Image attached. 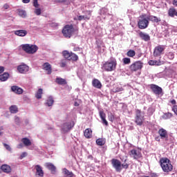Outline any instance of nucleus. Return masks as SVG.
<instances>
[{
  "label": "nucleus",
  "mask_w": 177,
  "mask_h": 177,
  "mask_svg": "<svg viewBox=\"0 0 177 177\" xmlns=\"http://www.w3.org/2000/svg\"><path fill=\"white\" fill-rule=\"evenodd\" d=\"M148 21H152V23H160L161 21V18H158L154 15L147 16Z\"/></svg>",
  "instance_id": "20"
},
{
  "label": "nucleus",
  "mask_w": 177,
  "mask_h": 177,
  "mask_svg": "<svg viewBox=\"0 0 177 177\" xmlns=\"http://www.w3.org/2000/svg\"><path fill=\"white\" fill-rule=\"evenodd\" d=\"M21 48L28 55H34L38 50V46L32 44H22L21 45Z\"/></svg>",
  "instance_id": "5"
},
{
  "label": "nucleus",
  "mask_w": 177,
  "mask_h": 177,
  "mask_svg": "<svg viewBox=\"0 0 177 177\" xmlns=\"http://www.w3.org/2000/svg\"><path fill=\"white\" fill-rule=\"evenodd\" d=\"M35 168L36 169V176L44 177V170H42V167L40 165H37Z\"/></svg>",
  "instance_id": "16"
},
{
  "label": "nucleus",
  "mask_w": 177,
  "mask_h": 177,
  "mask_svg": "<svg viewBox=\"0 0 177 177\" xmlns=\"http://www.w3.org/2000/svg\"><path fill=\"white\" fill-rule=\"evenodd\" d=\"M77 20L79 21H81L82 20H85L84 15H80L77 17Z\"/></svg>",
  "instance_id": "52"
},
{
  "label": "nucleus",
  "mask_w": 177,
  "mask_h": 177,
  "mask_svg": "<svg viewBox=\"0 0 177 177\" xmlns=\"http://www.w3.org/2000/svg\"><path fill=\"white\" fill-rule=\"evenodd\" d=\"M150 88L155 95H161L162 93V88L158 85L151 84Z\"/></svg>",
  "instance_id": "12"
},
{
  "label": "nucleus",
  "mask_w": 177,
  "mask_h": 177,
  "mask_svg": "<svg viewBox=\"0 0 177 177\" xmlns=\"http://www.w3.org/2000/svg\"><path fill=\"white\" fill-rule=\"evenodd\" d=\"M86 13L88 15H84V20H91V16H92V12L91 10H86Z\"/></svg>",
  "instance_id": "40"
},
{
  "label": "nucleus",
  "mask_w": 177,
  "mask_h": 177,
  "mask_svg": "<svg viewBox=\"0 0 177 177\" xmlns=\"http://www.w3.org/2000/svg\"><path fill=\"white\" fill-rule=\"evenodd\" d=\"M74 33V26L71 25H66L62 29V34L65 38H71V35Z\"/></svg>",
  "instance_id": "6"
},
{
  "label": "nucleus",
  "mask_w": 177,
  "mask_h": 177,
  "mask_svg": "<svg viewBox=\"0 0 177 177\" xmlns=\"http://www.w3.org/2000/svg\"><path fill=\"white\" fill-rule=\"evenodd\" d=\"M56 2H58L59 3H62V2H65L66 0H55Z\"/></svg>",
  "instance_id": "60"
},
{
  "label": "nucleus",
  "mask_w": 177,
  "mask_h": 177,
  "mask_svg": "<svg viewBox=\"0 0 177 177\" xmlns=\"http://www.w3.org/2000/svg\"><path fill=\"white\" fill-rule=\"evenodd\" d=\"M1 171H3V172H5L6 174H10V172H12V168L8 165H1Z\"/></svg>",
  "instance_id": "24"
},
{
  "label": "nucleus",
  "mask_w": 177,
  "mask_h": 177,
  "mask_svg": "<svg viewBox=\"0 0 177 177\" xmlns=\"http://www.w3.org/2000/svg\"><path fill=\"white\" fill-rule=\"evenodd\" d=\"M173 5L174 6H177V0H173Z\"/></svg>",
  "instance_id": "56"
},
{
  "label": "nucleus",
  "mask_w": 177,
  "mask_h": 177,
  "mask_svg": "<svg viewBox=\"0 0 177 177\" xmlns=\"http://www.w3.org/2000/svg\"><path fill=\"white\" fill-rule=\"evenodd\" d=\"M97 47L98 49H100L102 48V45H103V41L102 40H97L96 41Z\"/></svg>",
  "instance_id": "43"
},
{
  "label": "nucleus",
  "mask_w": 177,
  "mask_h": 177,
  "mask_svg": "<svg viewBox=\"0 0 177 177\" xmlns=\"http://www.w3.org/2000/svg\"><path fill=\"white\" fill-rule=\"evenodd\" d=\"M9 77V73H3V74L0 75V81H1V82H5V81H8Z\"/></svg>",
  "instance_id": "28"
},
{
  "label": "nucleus",
  "mask_w": 177,
  "mask_h": 177,
  "mask_svg": "<svg viewBox=\"0 0 177 177\" xmlns=\"http://www.w3.org/2000/svg\"><path fill=\"white\" fill-rule=\"evenodd\" d=\"M23 3H29L30 0H22Z\"/></svg>",
  "instance_id": "58"
},
{
  "label": "nucleus",
  "mask_w": 177,
  "mask_h": 177,
  "mask_svg": "<svg viewBox=\"0 0 177 177\" xmlns=\"http://www.w3.org/2000/svg\"><path fill=\"white\" fill-rule=\"evenodd\" d=\"M105 143H106V142L102 138H98L96 140V144L98 146H104Z\"/></svg>",
  "instance_id": "36"
},
{
  "label": "nucleus",
  "mask_w": 177,
  "mask_h": 177,
  "mask_svg": "<svg viewBox=\"0 0 177 177\" xmlns=\"http://www.w3.org/2000/svg\"><path fill=\"white\" fill-rule=\"evenodd\" d=\"M67 66V61L66 59H62L61 61L60 66L61 67H66Z\"/></svg>",
  "instance_id": "45"
},
{
  "label": "nucleus",
  "mask_w": 177,
  "mask_h": 177,
  "mask_svg": "<svg viewBox=\"0 0 177 177\" xmlns=\"http://www.w3.org/2000/svg\"><path fill=\"white\" fill-rule=\"evenodd\" d=\"M3 8H4V9H9V5L4 4Z\"/></svg>",
  "instance_id": "59"
},
{
  "label": "nucleus",
  "mask_w": 177,
  "mask_h": 177,
  "mask_svg": "<svg viewBox=\"0 0 177 177\" xmlns=\"http://www.w3.org/2000/svg\"><path fill=\"white\" fill-rule=\"evenodd\" d=\"M5 71V67L0 66V74H2Z\"/></svg>",
  "instance_id": "53"
},
{
  "label": "nucleus",
  "mask_w": 177,
  "mask_h": 177,
  "mask_svg": "<svg viewBox=\"0 0 177 177\" xmlns=\"http://www.w3.org/2000/svg\"><path fill=\"white\" fill-rule=\"evenodd\" d=\"M17 70L21 74H26L28 71L29 68L27 65H20L18 66Z\"/></svg>",
  "instance_id": "18"
},
{
  "label": "nucleus",
  "mask_w": 177,
  "mask_h": 177,
  "mask_svg": "<svg viewBox=\"0 0 177 177\" xmlns=\"http://www.w3.org/2000/svg\"><path fill=\"white\" fill-rule=\"evenodd\" d=\"M109 121H111V122H113V121L115 120V116H114V115L111 113L110 115L109 116Z\"/></svg>",
  "instance_id": "47"
},
{
  "label": "nucleus",
  "mask_w": 177,
  "mask_h": 177,
  "mask_svg": "<svg viewBox=\"0 0 177 177\" xmlns=\"http://www.w3.org/2000/svg\"><path fill=\"white\" fill-rule=\"evenodd\" d=\"M75 123L74 121L64 123L62 125V131L63 132H68L71 129L74 128Z\"/></svg>",
  "instance_id": "10"
},
{
  "label": "nucleus",
  "mask_w": 177,
  "mask_h": 177,
  "mask_svg": "<svg viewBox=\"0 0 177 177\" xmlns=\"http://www.w3.org/2000/svg\"><path fill=\"white\" fill-rule=\"evenodd\" d=\"M9 110L12 114H16L19 111V108L16 105H12L10 106Z\"/></svg>",
  "instance_id": "32"
},
{
  "label": "nucleus",
  "mask_w": 177,
  "mask_h": 177,
  "mask_svg": "<svg viewBox=\"0 0 177 177\" xmlns=\"http://www.w3.org/2000/svg\"><path fill=\"white\" fill-rule=\"evenodd\" d=\"M158 133L160 138V139H163V140H168V131L163 128H161L158 130Z\"/></svg>",
  "instance_id": "11"
},
{
  "label": "nucleus",
  "mask_w": 177,
  "mask_h": 177,
  "mask_svg": "<svg viewBox=\"0 0 177 177\" xmlns=\"http://www.w3.org/2000/svg\"><path fill=\"white\" fill-rule=\"evenodd\" d=\"M122 91H124L122 87H117L113 88V92H115V93H117L118 92H122Z\"/></svg>",
  "instance_id": "44"
},
{
  "label": "nucleus",
  "mask_w": 177,
  "mask_h": 177,
  "mask_svg": "<svg viewBox=\"0 0 177 177\" xmlns=\"http://www.w3.org/2000/svg\"><path fill=\"white\" fill-rule=\"evenodd\" d=\"M71 55V53H69L68 50H64L62 51V56L67 60H70V57Z\"/></svg>",
  "instance_id": "34"
},
{
  "label": "nucleus",
  "mask_w": 177,
  "mask_h": 177,
  "mask_svg": "<svg viewBox=\"0 0 177 177\" xmlns=\"http://www.w3.org/2000/svg\"><path fill=\"white\" fill-rule=\"evenodd\" d=\"M100 117L102 120V123L107 127L109 125V122L106 120V113L103 111H100Z\"/></svg>",
  "instance_id": "25"
},
{
  "label": "nucleus",
  "mask_w": 177,
  "mask_h": 177,
  "mask_svg": "<svg viewBox=\"0 0 177 177\" xmlns=\"http://www.w3.org/2000/svg\"><path fill=\"white\" fill-rule=\"evenodd\" d=\"M42 93H43L42 88H39L37 93H36V95H35L37 99H41L42 98Z\"/></svg>",
  "instance_id": "37"
},
{
  "label": "nucleus",
  "mask_w": 177,
  "mask_h": 177,
  "mask_svg": "<svg viewBox=\"0 0 177 177\" xmlns=\"http://www.w3.org/2000/svg\"><path fill=\"white\" fill-rule=\"evenodd\" d=\"M172 111L175 113L176 115H177V105H174L172 107Z\"/></svg>",
  "instance_id": "49"
},
{
  "label": "nucleus",
  "mask_w": 177,
  "mask_h": 177,
  "mask_svg": "<svg viewBox=\"0 0 177 177\" xmlns=\"http://www.w3.org/2000/svg\"><path fill=\"white\" fill-rule=\"evenodd\" d=\"M62 173L64 174L65 177H73L74 176V174L72 171H70L68 169L64 168L62 170Z\"/></svg>",
  "instance_id": "29"
},
{
  "label": "nucleus",
  "mask_w": 177,
  "mask_h": 177,
  "mask_svg": "<svg viewBox=\"0 0 177 177\" xmlns=\"http://www.w3.org/2000/svg\"><path fill=\"white\" fill-rule=\"evenodd\" d=\"M4 147L6 149V150H8V151H10L12 150V148H10V146L8 144H3Z\"/></svg>",
  "instance_id": "50"
},
{
  "label": "nucleus",
  "mask_w": 177,
  "mask_h": 177,
  "mask_svg": "<svg viewBox=\"0 0 177 177\" xmlns=\"http://www.w3.org/2000/svg\"><path fill=\"white\" fill-rule=\"evenodd\" d=\"M33 6H35V8H38V6H39V4H38V0H33Z\"/></svg>",
  "instance_id": "51"
},
{
  "label": "nucleus",
  "mask_w": 177,
  "mask_h": 177,
  "mask_svg": "<svg viewBox=\"0 0 177 177\" xmlns=\"http://www.w3.org/2000/svg\"><path fill=\"white\" fill-rule=\"evenodd\" d=\"M159 164L165 174H169L174 171V165L171 163V160L168 158H162L159 160Z\"/></svg>",
  "instance_id": "1"
},
{
  "label": "nucleus",
  "mask_w": 177,
  "mask_h": 177,
  "mask_svg": "<svg viewBox=\"0 0 177 177\" xmlns=\"http://www.w3.org/2000/svg\"><path fill=\"white\" fill-rule=\"evenodd\" d=\"M170 103H171V104H176V100H172L171 101H170Z\"/></svg>",
  "instance_id": "57"
},
{
  "label": "nucleus",
  "mask_w": 177,
  "mask_h": 177,
  "mask_svg": "<svg viewBox=\"0 0 177 177\" xmlns=\"http://www.w3.org/2000/svg\"><path fill=\"white\" fill-rule=\"evenodd\" d=\"M73 50H74L75 52H77V51L80 50V47H75V48H74Z\"/></svg>",
  "instance_id": "61"
},
{
  "label": "nucleus",
  "mask_w": 177,
  "mask_h": 177,
  "mask_svg": "<svg viewBox=\"0 0 177 177\" xmlns=\"http://www.w3.org/2000/svg\"><path fill=\"white\" fill-rule=\"evenodd\" d=\"M26 156H27V153L24 152V153L21 155V158H24V157H26Z\"/></svg>",
  "instance_id": "55"
},
{
  "label": "nucleus",
  "mask_w": 177,
  "mask_h": 177,
  "mask_svg": "<svg viewBox=\"0 0 177 177\" xmlns=\"http://www.w3.org/2000/svg\"><path fill=\"white\" fill-rule=\"evenodd\" d=\"M84 135L86 139H91L92 138V129H86L84 131Z\"/></svg>",
  "instance_id": "27"
},
{
  "label": "nucleus",
  "mask_w": 177,
  "mask_h": 177,
  "mask_svg": "<svg viewBox=\"0 0 177 177\" xmlns=\"http://www.w3.org/2000/svg\"><path fill=\"white\" fill-rule=\"evenodd\" d=\"M155 140L156 142H161V137L160 138V136H157L155 138Z\"/></svg>",
  "instance_id": "54"
},
{
  "label": "nucleus",
  "mask_w": 177,
  "mask_h": 177,
  "mask_svg": "<svg viewBox=\"0 0 177 177\" xmlns=\"http://www.w3.org/2000/svg\"><path fill=\"white\" fill-rule=\"evenodd\" d=\"M176 10L174 8H169V10H168V15L170 17H175V16H176Z\"/></svg>",
  "instance_id": "31"
},
{
  "label": "nucleus",
  "mask_w": 177,
  "mask_h": 177,
  "mask_svg": "<svg viewBox=\"0 0 177 177\" xmlns=\"http://www.w3.org/2000/svg\"><path fill=\"white\" fill-rule=\"evenodd\" d=\"M35 13L37 16H41V8H37L35 10Z\"/></svg>",
  "instance_id": "46"
},
{
  "label": "nucleus",
  "mask_w": 177,
  "mask_h": 177,
  "mask_svg": "<svg viewBox=\"0 0 177 177\" xmlns=\"http://www.w3.org/2000/svg\"><path fill=\"white\" fill-rule=\"evenodd\" d=\"M56 84H58V85H67V81L66 79L62 78V77H57L55 79Z\"/></svg>",
  "instance_id": "26"
},
{
  "label": "nucleus",
  "mask_w": 177,
  "mask_h": 177,
  "mask_svg": "<svg viewBox=\"0 0 177 177\" xmlns=\"http://www.w3.org/2000/svg\"><path fill=\"white\" fill-rule=\"evenodd\" d=\"M148 64H149V66H162V64H164V61H161L160 59H159L158 61L149 60L148 62Z\"/></svg>",
  "instance_id": "21"
},
{
  "label": "nucleus",
  "mask_w": 177,
  "mask_h": 177,
  "mask_svg": "<svg viewBox=\"0 0 177 177\" xmlns=\"http://www.w3.org/2000/svg\"><path fill=\"white\" fill-rule=\"evenodd\" d=\"M138 35L140 38H141V39L142 41H145V42H149V41H150V35H149V34L147 33H145L142 31H139Z\"/></svg>",
  "instance_id": "14"
},
{
  "label": "nucleus",
  "mask_w": 177,
  "mask_h": 177,
  "mask_svg": "<svg viewBox=\"0 0 177 177\" xmlns=\"http://www.w3.org/2000/svg\"><path fill=\"white\" fill-rule=\"evenodd\" d=\"M21 147H23V144H19V145H17V148H18V149H21Z\"/></svg>",
  "instance_id": "62"
},
{
  "label": "nucleus",
  "mask_w": 177,
  "mask_h": 177,
  "mask_svg": "<svg viewBox=\"0 0 177 177\" xmlns=\"http://www.w3.org/2000/svg\"><path fill=\"white\" fill-rule=\"evenodd\" d=\"M127 162V159L124 160L123 164L121 163V161L118 159H112L111 164L113 168L115 169L116 172H121L122 169H128L129 168V165Z\"/></svg>",
  "instance_id": "3"
},
{
  "label": "nucleus",
  "mask_w": 177,
  "mask_h": 177,
  "mask_svg": "<svg viewBox=\"0 0 177 177\" xmlns=\"http://www.w3.org/2000/svg\"><path fill=\"white\" fill-rule=\"evenodd\" d=\"M92 85L97 89H102V83L97 79H94L92 82Z\"/></svg>",
  "instance_id": "23"
},
{
  "label": "nucleus",
  "mask_w": 177,
  "mask_h": 177,
  "mask_svg": "<svg viewBox=\"0 0 177 177\" xmlns=\"http://www.w3.org/2000/svg\"><path fill=\"white\" fill-rule=\"evenodd\" d=\"M78 55H77L75 53H71V57L69 58V60H72V62H77L78 61Z\"/></svg>",
  "instance_id": "35"
},
{
  "label": "nucleus",
  "mask_w": 177,
  "mask_h": 177,
  "mask_svg": "<svg viewBox=\"0 0 177 177\" xmlns=\"http://www.w3.org/2000/svg\"><path fill=\"white\" fill-rule=\"evenodd\" d=\"M164 52H165V46L158 45L153 49V56L154 57H158V56L164 55Z\"/></svg>",
  "instance_id": "9"
},
{
  "label": "nucleus",
  "mask_w": 177,
  "mask_h": 177,
  "mask_svg": "<svg viewBox=\"0 0 177 177\" xmlns=\"http://www.w3.org/2000/svg\"><path fill=\"white\" fill-rule=\"evenodd\" d=\"M115 68H117V59L115 58L105 62L102 66V70L107 73L115 71Z\"/></svg>",
  "instance_id": "2"
},
{
  "label": "nucleus",
  "mask_w": 177,
  "mask_h": 177,
  "mask_svg": "<svg viewBox=\"0 0 177 177\" xmlns=\"http://www.w3.org/2000/svg\"><path fill=\"white\" fill-rule=\"evenodd\" d=\"M135 122L137 125L142 127L143 125V122L145 121V116H142V111L140 109L136 110V117H135Z\"/></svg>",
  "instance_id": "8"
},
{
  "label": "nucleus",
  "mask_w": 177,
  "mask_h": 177,
  "mask_svg": "<svg viewBox=\"0 0 177 177\" xmlns=\"http://www.w3.org/2000/svg\"><path fill=\"white\" fill-rule=\"evenodd\" d=\"M172 113L167 112L166 113H164L163 118H165V120H169V118H172Z\"/></svg>",
  "instance_id": "41"
},
{
  "label": "nucleus",
  "mask_w": 177,
  "mask_h": 177,
  "mask_svg": "<svg viewBox=\"0 0 177 177\" xmlns=\"http://www.w3.org/2000/svg\"><path fill=\"white\" fill-rule=\"evenodd\" d=\"M168 57L170 60H172V59H174V57H175V55L174 54V53L172 52H169L168 53Z\"/></svg>",
  "instance_id": "48"
},
{
  "label": "nucleus",
  "mask_w": 177,
  "mask_h": 177,
  "mask_svg": "<svg viewBox=\"0 0 177 177\" xmlns=\"http://www.w3.org/2000/svg\"><path fill=\"white\" fill-rule=\"evenodd\" d=\"M46 168L50 171L51 174H56V166L51 162H46L45 164Z\"/></svg>",
  "instance_id": "15"
},
{
  "label": "nucleus",
  "mask_w": 177,
  "mask_h": 177,
  "mask_svg": "<svg viewBox=\"0 0 177 177\" xmlns=\"http://www.w3.org/2000/svg\"><path fill=\"white\" fill-rule=\"evenodd\" d=\"M53 103H55V100H53V97H48L46 104H47L48 107H52V106H53Z\"/></svg>",
  "instance_id": "33"
},
{
  "label": "nucleus",
  "mask_w": 177,
  "mask_h": 177,
  "mask_svg": "<svg viewBox=\"0 0 177 177\" xmlns=\"http://www.w3.org/2000/svg\"><path fill=\"white\" fill-rule=\"evenodd\" d=\"M135 55H136V53L133 50H129L127 53V56H128L129 57H133Z\"/></svg>",
  "instance_id": "39"
},
{
  "label": "nucleus",
  "mask_w": 177,
  "mask_h": 177,
  "mask_svg": "<svg viewBox=\"0 0 177 177\" xmlns=\"http://www.w3.org/2000/svg\"><path fill=\"white\" fill-rule=\"evenodd\" d=\"M18 15L21 17H26L27 16V13L26 12V10H18Z\"/></svg>",
  "instance_id": "38"
},
{
  "label": "nucleus",
  "mask_w": 177,
  "mask_h": 177,
  "mask_svg": "<svg viewBox=\"0 0 177 177\" xmlns=\"http://www.w3.org/2000/svg\"><path fill=\"white\" fill-rule=\"evenodd\" d=\"M21 141L23 142V145L26 147L31 146V140L28 138H23Z\"/></svg>",
  "instance_id": "30"
},
{
  "label": "nucleus",
  "mask_w": 177,
  "mask_h": 177,
  "mask_svg": "<svg viewBox=\"0 0 177 177\" xmlns=\"http://www.w3.org/2000/svg\"><path fill=\"white\" fill-rule=\"evenodd\" d=\"M15 121H16V122H17V121H20V118H15Z\"/></svg>",
  "instance_id": "64"
},
{
  "label": "nucleus",
  "mask_w": 177,
  "mask_h": 177,
  "mask_svg": "<svg viewBox=\"0 0 177 177\" xmlns=\"http://www.w3.org/2000/svg\"><path fill=\"white\" fill-rule=\"evenodd\" d=\"M14 34L18 37H26V35L28 34V32L26 30H15Z\"/></svg>",
  "instance_id": "22"
},
{
  "label": "nucleus",
  "mask_w": 177,
  "mask_h": 177,
  "mask_svg": "<svg viewBox=\"0 0 177 177\" xmlns=\"http://www.w3.org/2000/svg\"><path fill=\"white\" fill-rule=\"evenodd\" d=\"M129 68L131 73H136V71H139V70L143 68V62L141 61H136L131 64Z\"/></svg>",
  "instance_id": "7"
},
{
  "label": "nucleus",
  "mask_w": 177,
  "mask_h": 177,
  "mask_svg": "<svg viewBox=\"0 0 177 177\" xmlns=\"http://www.w3.org/2000/svg\"><path fill=\"white\" fill-rule=\"evenodd\" d=\"M152 176H153V177H158L157 174H153Z\"/></svg>",
  "instance_id": "63"
},
{
  "label": "nucleus",
  "mask_w": 177,
  "mask_h": 177,
  "mask_svg": "<svg viewBox=\"0 0 177 177\" xmlns=\"http://www.w3.org/2000/svg\"><path fill=\"white\" fill-rule=\"evenodd\" d=\"M12 92L16 93L17 95H21L24 92L23 88L19 87V86H11Z\"/></svg>",
  "instance_id": "17"
},
{
  "label": "nucleus",
  "mask_w": 177,
  "mask_h": 177,
  "mask_svg": "<svg viewBox=\"0 0 177 177\" xmlns=\"http://www.w3.org/2000/svg\"><path fill=\"white\" fill-rule=\"evenodd\" d=\"M43 70L47 71V74H52V66L48 62H46L43 64Z\"/></svg>",
  "instance_id": "19"
},
{
  "label": "nucleus",
  "mask_w": 177,
  "mask_h": 177,
  "mask_svg": "<svg viewBox=\"0 0 177 177\" xmlns=\"http://www.w3.org/2000/svg\"><path fill=\"white\" fill-rule=\"evenodd\" d=\"M122 62H123L124 64H130L131 58L124 57L122 59Z\"/></svg>",
  "instance_id": "42"
},
{
  "label": "nucleus",
  "mask_w": 177,
  "mask_h": 177,
  "mask_svg": "<svg viewBox=\"0 0 177 177\" xmlns=\"http://www.w3.org/2000/svg\"><path fill=\"white\" fill-rule=\"evenodd\" d=\"M130 157H133L134 160H139L140 157H142V153L138 151L136 149H132L129 153Z\"/></svg>",
  "instance_id": "13"
},
{
  "label": "nucleus",
  "mask_w": 177,
  "mask_h": 177,
  "mask_svg": "<svg viewBox=\"0 0 177 177\" xmlns=\"http://www.w3.org/2000/svg\"><path fill=\"white\" fill-rule=\"evenodd\" d=\"M149 23L147 15L146 14L141 15L138 18V27L140 30H145L149 27Z\"/></svg>",
  "instance_id": "4"
}]
</instances>
